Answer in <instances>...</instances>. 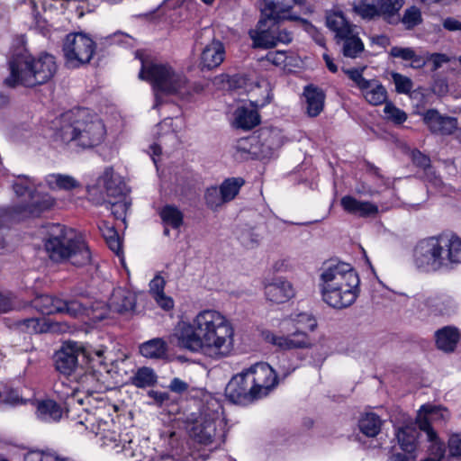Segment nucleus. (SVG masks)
I'll list each match as a JSON object with an SVG mask.
<instances>
[{
    "instance_id": "864d4df0",
    "label": "nucleus",
    "mask_w": 461,
    "mask_h": 461,
    "mask_svg": "<svg viewBox=\"0 0 461 461\" xmlns=\"http://www.w3.org/2000/svg\"><path fill=\"white\" fill-rule=\"evenodd\" d=\"M204 199L206 205L212 210H216L222 204L226 203L219 187L216 186L207 188Z\"/></svg>"
},
{
    "instance_id": "58836bf2",
    "label": "nucleus",
    "mask_w": 461,
    "mask_h": 461,
    "mask_svg": "<svg viewBox=\"0 0 461 461\" xmlns=\"http://www.w3.org/2000/svg\"><path fill=\"white\" fill-rule=\"evenodd\" d=\"M259 122L260 117L256 110L241 107L235 112V125L237 128L250 130Z\"/></svg>"
},
{
    "instance_id": "c85d7f7f",
    "label": "nucleus",
    "mask_w": 461,
    "mask_h": 461,
    "mask_svg": "<svg viewBox=\"0 0 461 461\" xmlns=\"http://www.w3.org/2000/svg\"><path fill=\"white\" fill-rule=\"evenodd\" d=\"M18 326L28 333H44L64 330L58 323L50 322L46 318H26L17 322Z\"/></svg>"
},
{
    "instance_id": "13d9d810",
    "label": "nucleus",
    "mask_w": 461,
    "mask_h": 461,
    "mask_svg": "<svg viewBox=\"0 0 461 461\" xmlns=\"http://www.w3.org/2000/svg\"><path fill=\"white\" fill-rule=\"evenodd\" d=\"M391 76L397 93L408 94L411 91L413 84L411 78L397 72H392Z\"/></svg>"
},
{
    "instance_id": "6ab92c4d",
    "label": "nucleus",
    "mask_w": 461,
    "mask_h": 461,
    "mask_svg": "<svg viewBox=\"0 0 461 461\" xmlns=\"http://www.w3.org/2000/svg\"><path fill=\"white\" fill-rule=\"evenodd\" d=\"M264 6L261 14L268 20H291L297 21L300 18L290 14L289 12L295 4H302L304 0H263Z\"/></svg>"
},
{
    "instance_id": "774afa93",
    "label": "nucleus",
    "mask_w": 461,
    "mask_h": 461,
    "mask_svg": "<svg viewBox=\"0 0 461 461\" xmlns=\"http://www.w3.org/2000/svg\"><path fill=\"white\" fill-rule=\"evenodd\" d=\"M443 27L450 32L461 31V22L455 18L448 17L444 20Z\"/></svg>"
},
{
    "instance_id": "2f4dec72",
    "label": "nucleus",
    "mask_w": 461,
    "mask_h": 461,
    "mask_svg": "<svg viewBox=\"0 0 461 461\" xmlns=\"http://www.w3.org/2000/svg\"><path fill=\"white\" fill-rule=\"evenodd\" d=\"M32 304L38 312L47 315L60 313L62 312L61 306L65 305L63 299L50 294L37 296L32 302Z\"/></svg>"
},
{
    "instance_id": "a211bd4d",
    "label": "nucleus",
    "mask_w": 461,
    "mask_h": 461,
    "mask_svg": "<svg viewBox=\"0 0 461 461\" xmlns=\"http://www.w3.org/2000/svg\"><path fill=\"white\" fill-rule=\"evenodd\" d=\"M217 420L202 415L188 429L189 436L203 445L212 444L217 437Z\"/></svg>"
},
{
    "instance_id": "ddd939ff",
    "label": "nucleus",
    "mask_w": 461,
    "mask_h": 461,
    "mask_svg": "<svg viewBox=\"0 0 461 461\" xmlns=\"http://www.w3.org/2000/svg\"><path fill=\"white\" fill-rule=\"evenodd\" d=\"M448 418L449 411L446 408L423 405L417 417V425L419 429L426 434L429 442H442L433 424H442Z\"/></svg>"
},
{
    "instance_id": "b1692460",
    "label": "nucleus",
    "mask_w": 461,
    "mask_h": 461,
    "mask_svg": "<svg viewBox=\"0 0 461 461\" xmlns=\"http://www.w3.org/2000/svg\"><path fill=\"white\" fill-rule=\"evenodd\" d=\"M336 42L346 58L357 59L365 50V45L358 36L357 26L350 30L348 33H345L341 38L336 40Z\"/></svg>"
},
{
    "instance_id": "f8f14e48",
    "label": "nucleus",
    "mask_w": 461,
    "mask_h": 461,
    "mask_svg": "<svg viewBox=\"0 0 461 461\" xmlns=\"http://www.w3.org/2000/svg\"><path fill=\"white\" fill-rule=\"evenodd\" d=\"M360 280L321 290L323 302L334 309H344L352 305L359 294Z\"/></svg>"
},
{
    "instance_id": "f3484780",
    "label": "nucleus",
    "mask_w": 461,
    "mask_h": 461,
    "mask_svg": "<svg viewBox=\"0 0 461 461\" xmlns=\"http://www.w3.org/2000/svg\"><path fill=\"white\" fill-rule=\"evenodd\" d=\"M278 21L268 20L262 16L258 23L257 29L249 31V36L255 47L270 49L276 46V33Z\"/></svg>"
},
{
    "instance_id": "de8ad7c7",
    "label": "nucleus",
    "mask_w": 461,
    "mask_h": 461,
    "mask_svg": "<svg viewBox=\"0 0 461 461\" xmlns=\"http://www.w3.org/2000/svg\"><path fill=\"white\" fill-rule=\"evenodd\" d=\"M99 230L111 250L119 254L122 246L119 235L114 227L104 221L99 225Z\"/></svg>"
},
{
    "instance_id": "4be33fe9",
    "label": "nucleus",
    "mask_w": 461,
    "mask_h": 461,
    "mask_svg": "<svg viewBox=\"0 0 461 461\" xmlns=\"http://www.w3.org/2000/svg\"><path fill=\"white\" fill-rule=\"evenodd\" d=\"M224 58V45L219 40H213L203 48L201 53L200 66L203 69L211 70L219 67L223 62Z\"/></svg>"
},
{
    "instance_id": "39448f33",
    "label": "nucleus",
    "mask_w": 461,
    "mask_h": 461,
    "mask_svg": "<svg viewBox=\"0 0 461 461\" xmlns=\"http://www.w3.org/2000/svg\"><path fill=\"white\" fill-rule=\"evenodd\" d=\"M44 245L52 261L68 262L77 267L91 263V251L84 239L73 229L64 225H50Z\"/></svg>"
},
{
    "instance_id": "393cba45",
    "label": "nucleus",
    "mask_w": 461,
    "mask_h": 461,
    "mask_svg": "<svg viewBox=\"0 0 461 461\" xmlns=\"http://www.w3.org/2000/svg\"><path fill=\"white\" fill-rule=\"evenodd\" d=\"M112 312L120 314H128L134 311L136 306V295L122 288L113 291L109 303Z\"/></svg>"
},
{
    "instance_id": "69168bd1",
    "label": "nucleus",
    "mask_w": 461,
    "mask_h": 461,
    "mask_svg": "<svg viewBox=\"0 0 461 461\" xmlns=\"http://www.w3.org/2000/svg\"><path fill=\"white\" fill-rule=\"evenodd\" d=\"M430 60L433 63V70H438L444 63L449 62L448 56L443 53H433L430 55Z\"/></svg>"
},
{
    "instance_id": "c756f323",
    "label": "nucleus",
    "mask_w": 461,
    "mask_h": 461,
    "mask_svg": "<svg viewBox=\"0 0 461 461\" xmlns=\"http://www.w3.org/2000/svg\"><path fill=\"white\" fill-rule=\"evenodd\" d=\"M36 417L44 422H57L62 417L61 407L53 400H42L35 402Z\"/></svg>"
},
{
    "instance_id": "5fc2aeb1",
    "label": "nucleus",
    "mask_w": 461,
    "mask_h": 461,
    "mask_svg": "<svg viewBox=\"0 0 461 461\" xmlns=\"http://www.w3.org/2000/svg\"><path fill=\"white\" fill-rule=\"evenodd\" d=\"M384 113L385 118L395 124H402L407 120L406 113L397 108L392 103H385Z\"/></svg>"
},
{
    "instance_id": "a19ab883",
    "label": "nucleus",
    "mask_w": 461,
    "mask_h": 461,
    "mask_svg": "<svg viewBox=\"0 0 461 461\" xmlns=\"http://www.w3.org/2000/svg\"><path fill=\"white\" fill-rule=\"evenodd\" d=\"M158 382V375L150 367L142 366L131 376V383L138 388L154 386Z\"/></svg>"
},
{
    "instance_id": "a878e982",
    "label": "nucleus",
    "mask_w": 461,
    "mask_h": 461,
    "mask_svg": "<svg viewBox=\"0 0 461 461\" xmlns=\"http://www.w3.org/2000/svg\"><path fill=\"white\" fill-rule=\"evenodd\" d=\"M101 378L102 374L93 369L83 373L79 370L74 376L80 388L88 394L99 393L105 389Z\"/></svg>"
},
{
    "instance_id": "f03ea898",
    "label": "nucleus",
    "mask_w": 461,
    "mask_h": 461,
    "mask_svg": "<svg viewBox=\"0 0 461 461\" xmlns=\"http://www.w3.org/2000/svg\"><path fill=\"white\" fill-rule=\"evenodd\" d=\"M106 131L103 122L88 109L77 108L62 113L55 122L54 140L81 149L98 146Z\"/></svg>"
},
{
    "instance_id": "7c9ffc66",
    "label": "nucleus",
    "mask_w": 461,
    "mask_h": 461,
    "mask_svg": "<svg viewBox=\"0 0 461 461\" xmlns=\"http://www.w3.org/2000/svg\"><path fill=\"white\" fill-rule=\"evenodd\" d=\"M418 425H406L396 432V438L401 448L408 454H411L417 447L419 438Z\"/></svg>"
},
{
    "instance_id": "c9c22d12",
    "label": "nucleus",
    "mask_w": 461,
    "mask_h": 461,
    "mask_svg": "<svg viewBox=\"0 0 461 461\" xmlns=\"http://www.w3.org/2000/svg\"><path fill=\"white\" fill-rule=\"evenodd\" d=\"M383 421L381 418L374 412H366L358 420L360 431L366 437L374 438L381 430Z\"/></svg>"
},
{
    "instance_id": "72a5a7b5",
    "label": "nucleus",
    "mask_w": 461,
    "mask_h": 461,
    "mask_svg": "<svg viewBox=\"0 0 461 461\" xmlns=\"http://www.w3.org/2000/svg\"><path fill=\"white\" fill-rule=\"evenodd\" d=\"M403 5V0H378V16L389 23H397L400 21L399 11Z\"/></svg>"
},
{
    "instance_id": "dca6fc26",
    "label": "nucleus",
    "mask_w": 461,
    "mask_h": 461,
    "mask_svg": "<svg viewBox=\"0 0 461 461\" xmlns=\"http://www.w3.org/2000/svg\"><path fill=\"white\" fill-rule=\"evenodd\" d=\"M255 392L247 370L233 376L225 388V395L233 402L256 400Z\"/></svg>"
},
{
    "instance_id": "2eb2a0df",
    "label": "nucleus",
    "mask_w": 461,
    "mask_h": 461,
    "mask_svg": "<svg viewBox=\"0 0 461 461\" xmlns=\"http://www.w3.org/2000/svg\"><path fill=\"white\" fill-rule=\"evenodd\" d=\"M415 306L420 312H425L436 316H450L456 312L455 300L447 294L435 296L417 295Z\"/></svg>"
},
{
    "instance_id": "79ce46f5",
    "label": "nucleus",
    "mask_w": 461,
    "mask_h": 461,
    "mask_svg": "<svg viewBox=\"0 0 461 461\" xmlns=\"http://www.w3.org/2000/svg\"><path fill=\"white\" fill-rule=\"evenodd\" d=\"M244 185L245 180L242 177H230L225 179L219 186L225 203L232 201Z\"/></svg>"
},
{
    "instance_id": "8fccbe9b",
    "label": "nucleus",
    "mask_w": 461,
    "mask_h": 461,
    "mask_svg": "<svg viewBox=\"0 0 461 461\" xmlns=\"http://www.w3.org/2000/svg\"><path fill=\"white\" fill-rule=\"evenodd\" d=\"M107 203L110 204V210L115 219L125 221L127 211L131 205L130 198H119L114 201L108 200Z\"/></svg>"
},
{
    "instance_id": "6e6d98bb",
    "label": "nucleus",
    "mask_w": 461,
    "mask_h": 461,
    "mask_svg": "<svg viewBox=\"0 0 461 461\" xmlns=\"http://www.w3.org/2000/svg\"><path fill=\"white\" fill-rule=\"evenodd\" d=\"M64 306H61L62 312L71 317H78L83 315L87 307L77 300H63Z\"/></svg>"
},
{
    "instance_id": "4468645a",
    "label": "nucleus",
    "mask_w": 461,
    "mask_h": 461,
    "mask_svg": "<svg viewBox=\"0 0 461 461\" xmlns=\"http://www.w3.org/2000/svg\"><path fill=\"white\" fill-rule=\"evenodd\" d=\"M257 399L267 396L278 384L277 375L267 363H257L247 369Z\"/></svg>"
},
{
    "instance_id": "a18cd8bd",
    "label": "nucleus",
    "mask_w": 461,
    "mask_h": 461,
    "mask_svg": "<svg viewBox=\"0 0 461 461\" xmlns=\"http://www.w3.org/2000/svg\"><path fill=\"white\" fill-rule=\"evenodd\" d=\"M163 222L174 229H178L183 224L184 215L175 205H165L159 212Z\"/></svg>"
},
{
    "instance_id": "20e7f679",
    "label": "nucleus",
    "mask_w": 461,
    "mask_h": 461,
    "mask_svg": "<svg viewBox=\"0 0 461 461\" xmlns=\"http://www.w3.org/2000/svg\"><path fill=\"white\" fill-rule=\"evenodd\" d=\"M10 76L4 80V85L15 87L22 85L34 87L47 83L57 70L55 58L50 54H42L34 58L27 50H23L14 54L9 60Z\"/></svg>"
},
{
    "instance_id": "e2e57ef3",
    "label": "nucleus",
    "mask_w": 461,
    "mask_h": 461,
    "mask_svg": "<svg viewBox=\"0 0 461 461\" xmlns=\"http://www.w3.org/2000/svg\"><path fill=\"white\" fill-rule=\"evenodd\" d=\"M166 282L163 277L156 276L150 282L149 287L153 296L158 294H163Z\"/></svg>"
},
{
    "instance_id": "e433bc0d",
    "label": "nucleus",
    "mask_w": 461,
    "mask_h": 461,
    "mask_svg": "<svg viewBox=\"0 0 461 461\" xmlns=\"http://www.w3.org/2000/svg\"><path fill=\"white\" fill-rule=\"evenodd\" d=\"M326 24L330 30L335 32V39L338 40L345 33H348L356 25L349 23L342 13L330 14L326 17Z\"/></svg>"
},
{
    "instance_id": "052dcab7",
    "label": "nucleus",
    "mask_w": 461,
    "mask_h": 461,
    "mask_svg": "<svg viewBox=\"0 0 461 461\" xmlns=\"http://www.w3.org/2000/svg\"><path fill=\"white\" fill-rule=\"evenodd\" d=\"M28 402V400L23 399L17 391L11 390L9 391L5 398L3 399V403L15 407L18 405H23Z\"/></svg>"
},
{
    "instance_id": "1a4fd4ad",
    "label": "nucleus",
    "mask_w": 461,
    "mask_h": 461,
    "mask_svg": "<svg viewBox=\"0 0 461 461\" xmlns=\"http://www.w3.org/2000/svg\"><path fill=\"white\" fill-rule=\"evenodd\" d=\"M342 70L359 88L364 98L370 104L380 105L386 103L385 87L376 79H366L362 75L364 68H342Z\"/></svg>"
},
{
    "instance_id": "603ef678",
    "label": "nucleus",
    "mask_w": 461,
    "mask_h": 461,
    "mask_svg": "<svg viewBox=\"0 0 461 461\" xmlns=\"http://www.w3.org/2000/svg\"><path fill=\"white\" fill-rule=\"evenodd\" d=\"M429 456L421 461H449L446 455V447L443 442H429Z\"/></svg>"
},
{
    "instance_id": "6e6552de",
    "label": "nucleus",
    "mask_w": 461,
    "mask_h": 461,
    "mask_svg": "<svg viewBox=\"0 0 461 461\" xmlns=\"http://www.w3.org/2000/svg\"><path fill=\"white\" fill-rule=\"evenodd\" d=\"M96 44L82 32L69 33L63 42V53L67 64L78 68L90 62L95 51Z\"/></svg>"
},
{
    "instance_id": "9d476101",
    "label": "nucleus",
    "mask_w": 461,
    "mask_h": 461,
    "mask_svg": "<svg viewBox=\"0 0 461 461\" xmlns=\"http://www.w3.org/2000/svg\"><path fill=\"white\" fill-rule=\"evenodd\" d=\"M359 279L357 273L350 264L330 261L324 264L320 275L321 290L340 285Z\"/></svg>"
},
{
    "instance_id": "bf43d9fd",
    "label": "nucleus",
    "mask_w": 461,
    "mask_h": 461,
    "mask_svg": "<svg viewBox=\"0 0 461 461\" xmlns=\"http://www.w3.org/2000/svg\"><path fill=\"white\" fill-rule=\"evenodd\" d=\"M447 447L449 452L447 456L449 458L453 457L461 460V433H454L449 437Z\"/></svg>"
},
{
    "instance_id": "0eeeda50",
    "label": "nucleus",
    "mask_w": 461,
    "mask_h": 461,
    "mask_svg": "<svg viewBox=\"0 0 461 461\" xmlns=\"http://www.w3.org/2000/svg\"><path fill=\"white\" fill-rule=\"evenodd\" d=\"M141 68L139 77L152 85L158 102V94L185 95L189 93L188 81L182 72L176 71L170 65L148 61L140 59Z\"/></svg>"
},
{
    "instance_id": "aec40b11",
    "label": "nucleus",
    "mask_w": 461,
    "mask_h": 461,
    "mask_svg": "<svg viewBox=\"0 0 461 461\" xmlns=\"http://www.w3.org/2000/svg\"><path fill=\"white\" fill-rule=\"evenodd\" d=\"M98 186L104 188L107 197L119 199L129 198V189L121 176L112 167H107L97 180Z\"/></svg>"
},
{
    "instance_id": "0e129e2a",
    "label": "nucleus",
    "mask_w": 461,
    "mask_h": 461,
    "mask_svg": "<svg viewBox=\"0 0 461 461\" xmlns=\"http://www.w3.org/2000/svg\"><path fill=\"white\" fill-rule=\"evenodd\" d=\"M189 385L185 381L181 380L180 378L175 377L171 380V383L169 384L170 391L176 393H182L187 391Z\"/></svg>"
},
{
    "instance_id": "5701e85b",
    "label": "nucleus",
    "mask_w": 461,
    "mask_h": 461,
    "mask_svg": "<svg viewBox=\"0 0 461 461\" xmlns=\"http://www.w3.org/2000/svg\"><path fill=\"white\" fill-rule=\"evenodd\" d=\"M266 298L274 303H284L294 296L292 285L282 278H276L265 285Z\"/></svg>"
},
{
    "instance_id": "f704fd0d",
    "label": "nucleus",
    "mask_w": 461,
    "mask_h": 461,
    "mask_svg": "<svg viewBox=\"0 0 461 461\" xmlns=\"http://www.w3.org/2000/svg\"><path fill=\"white\" fill-rule=\"evenodd\" d=\"M389 56L404 61H411L410 67L412 68H422L426 65V60L410 47L393 46L389 51Z\"/></svg>"
},
{
    "instance_id": "f257e3e1",
    "label": "nucleus",
    "mask_w": 461,
    "mask_h": 461,
    "mask_svg": "<svg viewBox=\"0 0 461 461\" xmlns=\"http://www.w3.org/2000/svg\"><path fill=\"white\" fill-rule=\"evenodd\" d=\"M175 336L180 348L217 360L230 356L233 350L234 329L215 310L199 312L191 321L180 324Z\"/></svg>"
},
{
    "instance_id": "4c0bfd02",
    "label": "nucleus",
    "mask_w": 461,
    "mask_h": 461,
    "mask_svg": "<svg viewBox=\"0 0 461 461\" xmlns=\"http://www.w3.org/2000/svg\"><path fill=\"white\" fill-rule=\"evenodd\" d=\"M167 346L163 339L156 338L140 346V354L148 358H161L166 356Z\"/></svg>"
},
{
    "instance_id": "c03bdc74",
    "label": "nucleus",
    "mask_w": 461,
    "mask_h": 461,
    "mask_svg": "<svg viewBox=\"0 0 461 461\" xmlns=\"http://www.w3.org/2000/svg\"><path fill=\"white\" fill-rule=\"evenodd\" d=\"M412 160L415 165L424 168L426 178L429 183L436 187L441 185V179L435 175L430 167V159L429 157L423 155L420 151H414L412 153Z\"/></svg>"
},
{
    "instance_id": "ea45409f",
    "label": "nucleus",
    "mask_w": 461,
    "mask_h": 461,
    "mask_svg": "<svg viewBox=\"0 0 461 461\" xmlns=\"http://www.w3.org/2000/svg\"><path fill=\"white\" fill-rule=\"evenodd\" d=\"M235 234L240 243L246 249H254L259 245L260 235L249 224L238 226Z\"/></svg>"
},
{
    "instance_id": "473e14b6",
    "label": "nucleus",
    "mask_w": 461,
    "mask_h": 461,
    "mask_svg": "<svg viewBox=\"0 0 461 461\" xmlns=\"http://www.w3.org/2000/svg\"><path fill=\"white\" fill-rule=\"evenodd\" d=\"M460 338L456 328L447 326L436 332V343L439 349L446 352L453 351Z\"/></svg>"
},
{
    "instance_id": "7ed1b4c3",
    "label": "nucleus",
    "mask_w": 461,
    "mask_h": 461,
    "mask_svg": "<svg viewBox=\"0 0 461 461\" xmlns=\"http://www.w3.org/2000/svg\"><path fill=\"white\" fill-rule=\"evenodd\" d=\"M415 267L423 272H435L461 263V239L439 235L418 242L413 251Z\"/></svg>"
},
{
    "instance_id": "49530a36",
    "label": "nucleus",
    "mask_w": 461,
    "mask_h": 461,
    "mask_svg": "<svg viewBox=\"0 0 461 461\" xmlns=\"http://www.w3.org/2000/svg\"><path fill=\"white\" fill-rule=\"evenodd\" d=\"M377 5L378 0H356L353 10L363 19L371 20L378 16Z\"/></svg>"
},
{
    "instance_id": "bb28decb",
    "label": "nucleus",
    "mask_w": 461,
    "mask_h": 461,
    "mask_svg": "<svg viewBox=\"0 0 461 461\" xmlns=\"http://www.w3.org/2000/svg\"><path fill=\"white\" fill-rule=\"evenodd\" d=\"M340 203L346 212L360 217H374L378 213L377 205L370 202L358 201L350 195L342 197Z\"/></svg>"
},
{
    "instance_id": "9b49d317",
    "label": "nucleus",
    "mask_w": 461,
    "mask_h": 461,
    "mask_svg": "<svg viewBox=\"0 0 461 461\" xmlns=\"http://www.w3.org/2000/svg\"><path fill=\"white\" fill-rule=\"evenodd\" d=\"M86 357L83 348L77 342H66L54 355L56 370L64 375H74L82 370L79 366V357Z\"/></svg>"
},
{
    "instance_id": "3c124183",
    "label": "nucleus",
    "mask_w": 461,
    "mask_h": 461,
    "mask_svg": "<svg viewBox=\"0 0 461 461\" xmlns=\"http://www.w3.org/2000/svg\"><path fill=\"white\" fill-rule=\"evenodd\" d=\"M400 21L405 25L406 29H412L421 23V13L418 7L411 6L405 10L404 14Z\"/></svg>"
},
{
    "instance_id": "37998d69",
    "label": "nucleus",
    "mask_w": 461,
    "mask_h": 461,
    "mask_svg": "<svg viewBox=\"0 0 461 461\" xmlns=\"http://www.w3.org/2000/svg\"><path fill=\"white\" fill-rule=\"evenodd\" d=\"M46 182L50 189L72 190L79 185L78 182L70 176L53 174L47 176Z\"/></svg>"
},
{
    "instance_id": "338daca9",
    "label": "nucleus",
    "mask_w": 461,
    "mask_h": 461,
    "mask_svg": "<svg viewBox=\"0 0 461 461\" xmlns=\"http://www.w3.org/2000/svg\"><path fill=\"white\" fill-rule=\"evenodd\" d=\"M285 53L282 51H270L266 55V59L275 65H281L285 62Z\"/></svg>"
},
{
    "instance_id": "412c9836",
    "label": "nucleus",
    "mask_w": 461,
    "mask_h": 461,
    "mask_svg": "<svg viewBox=\"0 0 461 461\" xmlns=\"http://www.w3.org/2000/svg\"><path fill=\"white\" fill-rule=\"evenodd\" d=\"M423 121L432 133L450 135L457 129V120L455 117L440 114L435 109L428 110Z\"/></svg>"
},
{
    "instance_id": "cd10ccee",
    "label": "nucleus",
    "mask_w": 461,
    "mask_h": 461,
    "mask_svg": "<svg viewBox=\"0 0 461 461\" xmlns=\"http://www.w3.org/2000/svg\"><path fill=\"white\" fill-rule=\"evenodd\" d=\"M303 95L306 100L307 114L310 117L318 116L322 112L324 107V92L317 86L309 85L304 87Z\"/></svg>"
},
{
    "instance_id": "680f3d73",
    "label": "nucleus",
    "mask_w": 461,
    "mask_h": 461,
    "mask_svg": "<svg viewBox=\"0 0 461 461\" xmlns=\"http://www.w3.org/2000/svg\"><path fill=\"white\" fill-rule=\"evenodd\" d=\"M156 303L165 311H169L174 307V301L171 297L163 294H158L153 296Z\"/></svg>"
},
{
    "instance_id": "4d7b16f0",
    "label": "nucleus",
    "mask_w": 461,
    "mask_h": 461,
    "mask_svg": "<svg viewBox=\"0 0 461 461\" xmlns=\"http://www.w3.org/2000/svg\"><path fill=\"white\" fill-rule=\"evenodd\" d=\"M79 387H75L72 389L70 394H68L65 398L64 403L66 406V410L68 413L77 412V407H83L84 399L78 394ZM82 411H86L85 408H82Z\"/></svg>"
},
{
    "instance_id": "423d86ee",
    "label": "nucleus",
    "mask_w": 461,
    "mask_h": 461,
    "mask_svg": "<svg viewBox=\"0 0 461 461\" xmlns=\"http://www.w3.org/2000/svg\"><path fill=\"white\" fill-rule=\"evenodd\" d=\"M286 335L275 334L270 330L262 331L264 340L280 350L307 349L313 346L309 331L317 327L316 319L310 313L300 312L291 315L283 322Z\"/></svg>"
},
{
    "instance_id": "09e8293b",
    "label": "nucleus",
    "mask_w": 461,
    "mask_h": 461,
    "mask_svg": "<svg viewBox=\"0 0 461 461\" xmlns=\"http://www.w3.org/2000/svg\"><path fill=\"white\" fill-rule=\"evenodd\" d=\"M13 189L19 197L26 194L30 197L36 191L34 180L26 176H19L13 184Z\"/></svg>"
}]
</instances>
